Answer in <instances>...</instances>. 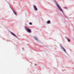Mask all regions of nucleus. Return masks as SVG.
Instances as JSON below:
<instances>
[{"label": "nucleus", "mask_w": 74, "mask_h": 74, "mask_svg": "<svg viewBox=\"0 0 74 74\" xmlns=\"http://www.w3.org/2000/svg\"><path fill=\"white\" fill-rule=\"evenodd\" d=\"M25 30L28 32V33H32V31H31V30L29 29L27 27V26H25Z\"/></svg>", "instance_id": "1"}, {"label": "nucleus", "mask_w": 74, "mask_h": 74, "mask_svg": "<svg viewBox=\"0 0 74 74\" xmlns=\"http://www.w3.org/2000/svg\"><path fill=\"white\" fill-rule=\"evenodd\" d=\"M56 6L57 7L58 9L61 11V12H62V13H63V10H62V8H61V7H60V6L58 4V3H56Z\"/></svg>", "instance_id": "2"}, {"label": "nucleus", "mask_w": 74, "mask_h": 74, "mask_svg": "<svg viewBox=\"0 0 74 74\" xmlns=\"http://www.w3.org/2000/svg\"><path fill=\"white\" fill-rule=\"evenodd\" d=\"M34 8L35 11H37V10H38V9H37V7H36V6L35 5H34Z\"/></svg>", "instance_id": "3"}, {"label": "nucleus", "mask_w": 74, "mask_h": 74, "mask_svg": "<svg viewBox=\"0 0 74 74\" xmlns=\"http://www.w3.org/2000/svg\"><path fill=\"white\" fill-rule=\"evenodd\" d=\"M11 34H12V35L13 36H14V37L17 38V36H16V35H15V34H14L13 32H11Z\"/></svg>", "instance_id": "4"}, {"label": "nucleus", "mask_w": 74, "mask_h": 74, "mask_svg": "<svg viewBox=\"0 0 74 74\" xmlns=\"http://www.w3.org/2000/svg\"><path fill=\"white\" fill-rule=\"evenodd\" d=\"M66 39L67 40L68 42H70V39H69V38L67 37H66Z\"/></svg>", "instance_id": "5"}, {"label": "nucleus", "mask_w": 74, "mask_h": 74, "mask_svg": "<svg viewBox=\"0 0 74 74\" xmlns=\"http://www.w3.org/2000/svg\"><path fill=\"white\" fill-rule=\"evenodd\" d=\"M51 23V21H48L47 22V24H49V23Z\"/></svg>", "instance_id": "6"}, {"label": "nucleus", "mask_w": 74, "mask_h": 74, "mask_svg": "<svg viewBox=\"0 0 74 74\" xmlns=\"http://www.w3.org/2000/svg\"><path fill=\"white\" fill-rule=\"evenodd\" d=\"M13 12L14 14H15V15H17V14H16V12H15V11H13Z\"/></svg>", "instance_id": "7"}, {"label": "nucleus", "mask_w": 74, "mask_h": 74, "mask_svg": "<svg viewBox=\"0 0 74 74\" xmlns=\"http://www.w3.org/2000/svg\"><path fill=\"white\" fill-rule=\"evenodd\" d=\"M62 47V48H63V51H64L65 52H66V50H65V49H64V48H63V47Z\"/></svg>", "instance_id": "8"}, {"label": "nucleus", "mask_w": 74, "mask_h": 74, "mask_svg": "<svg viewBox=\"0 0 74 74\" xmlns=\"http://www.w3.org/2000/svg\"><path fill=\"white\" fill-rule=\"evenodd\" d=\"M34 39H35V40H37V38H36V37H34Z\"/></svg>", "instance_id": "9"}, {"label": "nucleus", "mask_w": 74, "mask_h": 74, "mask_svg": "<svg viewBox=\"0 0 74 74\" xmlns=\"http://www.w3.org/2000/svg\"><path fill=\"white\" fill-rule=\"evenodd\" d=\"M63 8L64 9H67V8H66V7H63Z\"/></svg>", "instance_id": "10"}, {"label": "nucleus", "mask_w": 74, "mask_h": 74, "mask_svg": "<svg viewBox=\"0 0 74 74\" xmlns=\"http://www.w3.org/2000/svg\"><path fill=\"white\" fill-rule=\"evenodd\" d=\"M29 25H32V23L30 22V23H29Z\"/></svg>", "instance_id": "11"}]
</instances>
